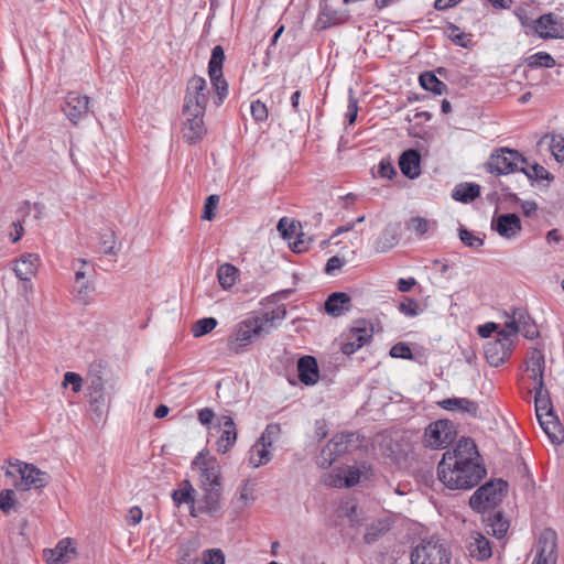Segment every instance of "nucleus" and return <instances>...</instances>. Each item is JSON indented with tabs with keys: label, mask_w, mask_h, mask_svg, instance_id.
Returning <instances> with one entry per match:
<instances>
[{
	"label": "nucleus",
	"mask_w": 564,
	"mask_h": 564,
	"mask_svg": "<svg viewBox=\"0 0 564 564\" xmlns=\"http://www.w3.org/2000/svg\"><path fill=\"white\" fill-rule=\"evenodd\" d=\"M484 475L476 444L469 438L460 440L453 451H446L437 466L440 481L453 490L470 489Z\"/></svg>",
	"instance_id": "obj_1"
},
{
	"label": "nucleus",
	"mask_w": 564,
	"mask_h": 564,
	"mask_svg": "<svg viewBox=\"0 0 564 564\" xmlns=\"http://www.w3.org/2000/svg\"><path fill=\"white\" fill-rule=\"evenodd\" d=\"M505 326L497 333V337L488 340L484 347L485 356L490 366L499 367L505 364L521 334L528 339L539 336V330L533 319L522 307L503 312Z\"/></svg>",
	"instance_id": "obj_2"
},
{
	"label": "nucleus",
	"mask_w": 564,
	"mask_h": 564,
	"mask_svg": "<svg viewBox=\"0 0 564 564\" xmlns=\"http://www.w3.org/2000/svg\"><path fill=\"white\" fill-rule=\"evenodd\" d=\"M285 315V308L278 307L237 323L227 340L228 350L236 355L246 351L256 338L269 334L275 327L276 322L284 319Z\"/></svg>",
	"instance_id": "obj_3"
},
{
	"label": "nucleus",
	"mask_w": 564,
	"mask_h": 564,
	"mask_svg": "<svg viewBox=\"0 0 564 564\" xmlns=\"http://www.w3.org/2000/svg\"><path fill=\"white\" fill-rule=\"evenodd\" d=\"M6 476L12 478L20 477V480L14 481V486L17 489L23 491L32 488H43L47 485L50 479L45 471H42L33 464H28L20 459L8 460Z\"/></svg>",
	"instance_id": "obj_4"
},
{
	"label": "nucleus",
	"mask_w": 564,
	"mask_h": 564,
	"mask_svg": "<svg viewBox=\"0 0 564 564\" xmlns=\"http://www.w3.org/2000/svg\"><path fill=\"white\" fill-rule=\"evenodd\" d=\"M451 552L445 541L432 536L422 540L411 553V564H449Z\"/></svg>",
	"instance_id": "obj_5"
},
{
	"label": "nucleus",
	"mask_w": 564,
	"mask_h": 564,
	"mask_svg": "<svg viewBox=\"0 0 564 564\" xmlns=\"http://www.w3.org/2000/svg\"><path fill=\"white\" fill-rule=\"evenodd\" d=\"M192 468L199 473V480L206 492H221L220 465L215 457L199 452L192 462Z\"/></svg>",
	"instance_id": "obj_6"
},
{
	"label": "nucleus",
	"mask_w": 564,
	"mask_h": 564,
	"mask_svg": "<svg viewBox=\"0 0 564 564\" xmlns=\"http://www.w3.org/2000/svg\"><path fill=\"white\" fill-rule=\"evenodd\" d=\"M508 484L502 479L491 480L479 487L470 497L473 509L485 511L496 507L505 497Z\"/></svg>",
	"instance_id": "obj_7"
},
{
	"label": "nucleus",
	"mask_w": 564,
	"mask_h": 564,
	"mask_svg": "<svg viewBox=\"0 0 564 564\" xmlns=\"http://www.w3.org/2000/svg\"><path fill=\"white\" fill-rule=\"evenodd\" d=\"M524 159L518 151L508 148H501L495 151L487 161V169L490 173L506 175L520 171L521 164H525Z\"/></svg>",
	"instance_id": "obj_8"
},
{
	"label": "nucleus",
	"mask_w": 564,
	"mask_h": 564,
	"mask_svg": "<svg viewBox=\"0 0 564 564\" xmlns=\"http://www.w3.org/2000/svg\"><path fill=\"white\" fill-rule=\"evenodd\" d=\"M210 89L205 78L193 76L186 84L183 109L184 111L205 112L209 100Z\"/></svg>",
	"instance_id": "obj_9"
},
{
	"label": "nucleus",
	"mask_w": 564,
	"mask_h": 564,
	"mask_svg": "<svg viewBox=\"0 0 564 564\" xmlns=\"http://www.w3.org/2000/svg\"><path fill=\"white\" fill-rule=\"evenodd\" d=\"M225 61V52L220 45H216L212 50V56L208 63V75L216 96L214 104L219 107L228 95V84L223 75V64Z\"/></svg>",
	"instance_id": "obj_10"
},
{
	"label": "nucleus",
	"mask_w": 564,
	"mask_h": 564,
	"mask_svg": "<svg viewBox=\"0 0 564 564\" xmlns=\"http://www.w3.org/2000/svg\"><path fill=\"white\" fill-rule=\"evenodd\" d=\"M455 429L448 420H437L430 423L424 431V445L437 449L445 448L454 441Z\"/></svg>",
	"instance_id": "obj_11"
},
{
	"label": "nucleus",
	"mask_w": 564,
	"mask_h": 564,
	"mask_svg": "<svg viewBox=\"0 0 564 564\" xmlns=\"http://www.w3.org/2000/svg\"><path fill=\"white\" fill-rule=\"evenodd\" d=\"M367 466H346L332 470L324 477V482L334 488H349L354 487L360 481L364 470Z\"/></svg>",
	"instance_id": "obj_12"
},
{
	"label": "nucleus",
	"mask_w": 564,
	"mask_h": 564,
	"mask_svg": "<svg viewBox=\"0 0 564 564\" xmlns=\"http://www.w3.org/2000/svg\"><path fill=\"white\" fill-rule=\"evenodd\" d=\"M535 547L536 556L533 564H556L557 534L554 530H543Z\"/></svg>",
	"instance_id": "obj_13"
},
{
	"label": "nucleus",
	"mask_w": 564,
	"mask_h": 564,
	"mask_svg": "<svg viewBox=\"0 0 564 564\" xmlns=\"http://www.w3.org/2000/svg\"><path fill=\"white\" fill-rule=\"evenodd\" d=\"M183 115L185 117L182 128L184 140L189 144L198 143L206 134V128L204 123L205 112L183 110Z\"/></svg>",
	"instance_id": "obj_14"
},
{
	"label": "nucleus",
	"mask_w": 564,
	"mask_h": 564,
	"mask_svg": "<svg viewBox=\"0 0 564 564\" xmlns=\"http://www.w3.org/2000/svg\"><path fill=\"white\" fill-rule=\"evenodd\" d=\"M62 109L65 116L74 124H77L89 112V98L87 96H82L76 91H70L66 95Z\"/></svg>",
	"instance_id": "obj_15"
},
{
	"label": "nucleus",
	"mask_w": 564,
	"mask_h": 564,
	"mask_svg": "<svg viewBox=\"0 0 564 564\" xmlns=\"http://www.w3.org/2000/svg\"><path fill=\"white\" fill-rule=\"evenodd\" d=\"M218 424L220 427V436L216 442V451L220 454H226L236 443V424L229 415L220 416Z\"/></svg>",
	"instance_id": "obj_16"
},
{
	"label": "nucleus",
	"mask_w": 564,
	"mask_h": 564,
	"mask_svg": "<svg viewBox=\"0 0 564 564\" xmlns=\"http://www.w3.org/2000/svg\"><path fill=\"white\" fill-rule=\"evenodd\" d=\"M491 227L501 237L511 239L521 231V221L516 214H501L492 220Z\"/></svg>",
	"instance_id": "obj_17"
},
{
	"label": "nucleus",
	"mask_w": 564,
	"mask_h": 564,
	"mask_svg": "<svg viewBox=\"0 0 564 564\" xmlns=\"http://www.w3.org/2000/svg\"><path fill=\"white\" fill-rule=\"evenodd\" d=\"M534 31L539 36L547 39L564 37V25L553 14L540 17L534 24Z\"/></svg>",
	"instance_id": "obj_18"
},
{
	"label": "nucleus",
	"mask_w": 564,
	"mask_h": 564,
	"mask_svg": "<svg viewBox=\"0 0 564 564\" xmlns=\"http://www.w3.org/2000/svg\"><path fill=\"white\" fill-rule=\"evenodd\" d=\"M348 15L343 10L334 9L327 0H322L316 24L319 29L325 30L334 25L344 23Z\"/></svg>",
	"instance_id": "obj_19"
},
{
	"label": "nucleus",
	"mask_w": 564,
	"mask_h": 564,
	"mask_svg": "<svg viewBox=\"0 0 564 564\" xmlns=\"http://www.w3.org/2000/svg\"><path fill=\"white\" fill-rule=\"evenodd\" d=\"M40 258L34 253H25L15 260L12 267L17 278L24 282H30L37 272Z\"/></svg>",
	"instance_id": "obj_20"
},
{
	"label": "nucleus",
	"mask_w": 564,
	"mask_h": 564,
	"mask_svg": "<svg viewBox=\"0 0 564 564\" xmlns=\"http://www.w3.org/2000/svg\"><path fill=\"white\" fill-rule=\"evenodd\" d=\"M351 308V299L348 294L343 292L332 293L325 302V311L334 316L338 317Z\"/></svg>",
	"instance_id": "obj_21"
},
{
	"label": "nucleus",
	"mask_w": 564,
	"mask_h": 564,
	"mask_svg": "<svg viewBox=\"0 0 564 564\" xmlns=\"http://www.w3.org/2000/svg\"><path fill=\"white\" fill-rule=\"evenodd\" d=\"M527 371L530 372V378L534 381V387H543L544 373V355L539 349H532L527 360Z\"/></svg>",
	"instance_id": "obj_22"
},
{
	"label": "nucleus",
	"mask_w": 564,
	"mask_h": 564,
	"mask_svg": "<svg viewBox=\"0 0 564 564\" xmlns=\"http://www.w3.org/2000/svg\"><path fill=\"white\" fill-rule=\"evenodd\" d=\"M539 423L553 444H561L564 441V431L554 413H546L540 417Z\"/></svg>",
	"instance_id": "obj_23"
},
{
	"label": "nucleus",
	"mask_w": 564,
	"mask_h": 564,
	"mask_svg": "<svg viewBox=\"0 0 564 564\" xmlns=\"http://www.w3.org/2000/svg\"><path fill=\"white\" fill-rule=\"evenodd\" d=\"M438 405L452 412L468 413L471 416L478 415V404L466 398H448L438 402Z\"/></svg>",
	"instance_id": "obj_24"
},
{
	"label": "nucleus",
	"mask_w": 564,
	"mask_h": 564,
	"mask_svg": "<svg viewBox=\"0 0 564 564\" xmlns=\"http://www.w3.org/2000/svg\"><path fill=\"white\" fill-rule=\"evenodd\" d=\"M467 550L471 557L480 561L489 558L492 554L489 541L478 532L470 535Z\"/></svg>",
	"instance_id": "obj_25"
},
{
	"label": "nucleus",
	"mask_w": 564,
	"mask_h": 564,
	"mask_svg": "<svg viewBox=\"0 0 564 564\" xmlns=\"http://www.w3.org/2000/svg\"><path fill=\"white\" fill-rule=\"evenodd\" d=\"M299 378L306 384L311 386L318 380V367L314 357L305 356L300 358L297 362Z\"/></svg>",
	"instance_id": "obj_26"
},
{
	"label": "nucleus",
	"mask_w": 564,
	"mask_h": 564,
	"mask_svg": "<svg viewBox=\"0 0 564 564\" xmlns=\"http://www.w3.org/2000/svg\"><path fill=\"white\" fill-rule=\"evenodd\" d=\"M75 547L70 539L61 540L53 550H50L47 556L48 564H66L72 560Z\"/></svg>",
	"instance_id": "obj_27"
},
{
	"label": "nucleus",
	"mask_w": 564,
	"mask_h": 564,
	"mask_svg": "<svg viewBox=\"0 0 564 564\" xmlns=\"http://www.w3.org/2000/svg\"><path fill=\"white\" fill-rule=\"evenodd\" d=\"M371 337L367 328L354 327L350 329L348 340L341 345V352L351 355L362 347Z\"/></svg>",
	"instance_id": "obj_28"
},
{
	"label": "nucleus",
	"mask_w": 564,
	"mask_h": 564,
	"mask_svg": "<svg viewBox=\"0 0 564 564\" xmlns=\"http://www.w3.org/2000/svg\"><path fill=\"white\" fill-rule=\"evenodd\" d=\"M420 154L415 150L404 151L399 161L401 172L409 178H415L420 175Z\"/></svg>",
	"instance_id": "obj_29"
},
{
	"label": "nucleus",
	"mask_w": 564,
	"mask_h": 564,
	"mask_svg": "<svg viewBox=\"0 0 564 564\" xmlns=\"http://www.w3.org/2000/svg\"><path fill=\"white\" fill-rule=\"evenodd\" d=\"M480 187L477 184L462 183L454 187L452 198L457 202L469 203L479 196Z\"/></svg>",
	"instance_id": "obj_30"
},
{
	"label": "nucleus",
	"mask_w": 564,
	"mask_h": 564,
	"mask_svg": "<svg viewBox=\"0 0 564 564\" xmlns=\"http://www.w3.org/2000/svg\"><path fill=\"white\" fill-rule=\"evenodd\" d=\"M94 397L91 400V405L95 411L101 410L102 406L106 405L107 402H110L111 398L116 393L115 384L109 387V391H104V384L100 379L93 383Z\"/></svg>",
	"instance_id": "obj_31"
},
{
	"label": "nucleus",
	"mask_w": 564,
	"mask_h": 564,
	"mask_svg": "<svg viewBox=\"0 0 564 564\" xmlns=\"http://www.w3.org/2000/svg\"><path fill=\"white\" fill-rule=\"evenodd\" d=\"M420 85L425 90L432 91L435 95H443L447 91L445 83L441 82L433 73L425 72L419 77Z\"/></svg>",
	"instance_id": "obj_32"
},
{
	"label": "nucleus",
	"mask_w": 564,
	"mask_h": 564,
	"mask_svg": "<svg viewBox=\"0 0 564 564\" xmlns=\"http://www.w3.org/2000/svg\"><path fill=\"white\" fill-rule=\"evenodd\" d=\"M535 395H534V402H535V413L538 420L540 417L544 416L546 413H554L551 401L549 399V393L543 387H534Z\"/></svg>",
	"instance_id": "obj_33"
},
{
	"label": "nucleus",
	"mask_w": 564,
	"mask_h": 564,
	"mask_svg": "<svg viewBox=\"0 0 564 564\" xmlns=\"http://www.w3.org/2000/svg\"><path fill=\"white\" fill-rule=\"evenodd\" d=\"M270 459L271 454L269 447L256 442V444L249 451V464L252 467L258 468L269 463Z\"/></svg>",
	"instance_id": "obj_34"
},
{
	"label": "nucleus",
	"mask_w": 564,
	"mask_h": 564,
	"mask_svg": "<svg viewBox=\"0 0 564 564\" xmlns=\"http://www.w3.org/2000/svg\"><path fill=\"white\" fill-rule=\"evenodd\" d=\"M238 269L230 263L221 264L217 270V278L223 289H230L237 280Z\"/></svg>",
	"instance_id": "obj_35"
},
{
	"label": "nucleus",
	"mask_w": 564,
	"mask_h": 564,
	"mask_svg": "<svg viewBox=\"0 0 564 564\" xmlns=\"http://www.w3.org/2000/svg\"><path fill=\"white\" fill-rule=\"evenodd\" d=\"M194 494L195 490L189 480H183L181 487L173 491L172 498L176 506L182 503L193 505L195 500Z\"/></svg>",
	"instance_id": "obj_36"
},
{
	"label": "nucleus",
	"mask_w": 564,
	"mask_h": 564,
	"mask_svg": "<svg viewBox=\"0 0 564 564\" xmlns=\"http://www.w3.org/2000/svg\"><path fill=\"white\" fill-rule=\"evenodd\" d=\"M520 172L524 173L532 181H550L552 178L544 166L538 163L530 164L528 161L525 164H521Z\"/></svg>",
	"instance_id": "obj_37"
},
{
	"label": "nucleus",
	"mask_w": 564,
	"mask_h": 564,
	"mask_svg": "<svg viewBox=\"0 0 564 564\" xmlns=\"http://www.w3.org/2000/svg\"><path fill=\"white\" fill-rule=\"evenodd\" d=\"M397 242V229L391 227L384 228L377 239L376 250L378 252H386L393 248Z\"/></svg>",
	"instance_id": "obj_38"
},
{
	"label": "nucleus",
	"mask_w": 564,
	"mask_h": 564,
	"mask_svg": "<svg viewBox=\"0 0 564 564\" xmlns=\"http://www.w3.org/2000/svg\"><path fill=\"white\" fill-rule=\"evenodd\" d=\"M354 433H338L328 442L333 451L340 456L349 451V445L355 441Z\"/></svg>",
	"instance_id": "obj_39"
},
{
	"label": "nucleus",
	"mask_w": 564,
	"mask_h": 564,
	"mask_svg": "<svg viewBox=\"0 0 564 564\" xmlns=\"http://www.w3.org/2000/svg\"><path fill=\"white\" fill-rule=\"evenodd\" d=\"M218 322L214 317L200 318L193 324L192 334L195 338L202 337L214 330Z\"/></svg>",
	"instance_id": "obj_40"
},
{
	"label": "nucleus",
	"mask_w": 564,
	"mask_h": 564,
	"mask_svg": "<svg viewBox=\"0 0 564 564\" xmlns=\"http://www.w3.org/2000/svg\"><path fill=\"white\" fill-rule=\"evenodd\" d=\"M197 549V541H193L186 545H183L180 550L181 554L178 564H198Z\"/></svg>",
	"instance_id": "obj_41"
},
{
	"label": "nucleus",
	"mask_w": 564,
	"mask_h": 564,
	"mask_svg": "<svg viewBox=\"0 0 564 564\" xmlns=\"http://www.w3.org/2000/svg\"><path fill=\"white\" fill-rule=\"evenodd\" d=\"M488 522V525L491 528V533L498 539L503 538L509 529V522L505 520L499 512L489 518Z\"/></svg>",
	"instance_id": "obj_42"
},
{
	"label": "nucleus",
	"mask_w": 564,
	"mask_h": 564,
	"mask_svg": "<svg viewBox=\"0 0 564 564\" xmlns=\"http://www.w3.org/2000/svg\"><path fill=\"white\" fill-rule=\"evenodd\" d=\"M555 64V59L546 52L535 53L528 58V65L530 67L552 68Z\"/></svg>",
	"instance_id": "obj_43"
},
{
	"label": "nucleus",
	"mask_w": 564,
	"mask_h": 564,
	"mask_svg": "<svg viewBox=\"0 0 564 564\" xmlns=\"http://www.w3.org/2000/svg\"><path fill=\"white\" fill-rule=\"evenodd\" d=\"M280 432L281 429L279 424H269L264 429L263 433L261 434L257 443L263 444L264 446L270 448L273 444V441L279 436Z\"/></svg>",
	"instance_id": "obj_44"
},
{
	"label": "nucleus",
	"mask_w": 564,
	"mask_h": 564,
	"mask_svg": "<svg viewBox=\"0 0 564 564\" xmlns=\"http://www.w3.org/2000/svg\"><path fill=\"white\" fill-rule=\"evenodd\" d=\"M338 455L333 451L329 443L321 451L316 458V464L322 468H328L337 459Z\"/></svg>",
	"instance_id": "obj_45"
},
{
	"label": "nucleus",
	"mask_w": 564,
	"mask_h": 564,
	"mask_svg": "<svg viewBox=\"0 0 564 564\" xmlns=\"http://www.w3.org/2000/svg\"><path fill=\"white\" fill-rule=\"evenodd\" d=\"M100 251L107 256L116 254V236L113 231H107L100 236Z\"/></svg>",
	"instance_id": "obj_46"
},
{
	"label": "nucleus",
	"mask_w": 564,
	"mask_h": 564,
	"mask_svg": "<svg viewBox=\"0 0 564 564\" xmlns=\"http://www.w3.org/2000/svg\"><path fill=\"white\" fill-rule=\"evenodd\" d=\"M446 34L448 39H451L455 44L460 45L463 47L468 46V42L470 41L469 35L463 33L458 26L451 24L446 29Z\"/></svg>",
	"instance_id": "obj_47"
},
{
	"label": "nucleus",
	"mask_w": 564,
	"mask_h": 564,
	"mask_svg": "<svg viewBox=\"0 0 564 564\" xmlns=\"http://www.w3.org/2000/svg\"><path fill=\"white\" fill-rule=\"evenodd\" d=\"M297 229H301L300 224H295L294 221H289L286 218H281L278 223V230L288 240L293 239V235L296 234Z\"/></svg>",
	"instance_id": "obj_48"
},
{
	"label": "nucleus",
	"mask_w": 564,
	"mask_h": 564,
	"mask_svg": "<svg viewBox=\"0 0 564 564\" xmlns=\"http://www.w3.org/2000/svg\"><path fill=\"white\" fill-rule=\"evenodd\" d=\"M219 497L220 492H206L205 505L202 507V511L209 514L217 512L220 509Z\"/></svg>",
	"instance_id": "obj_49"
},
{
	"label": "nucleus",
	"mask_w": 564,
	"mask_h": 564,
	"mask_svg": "<svg viewBox=\"0 0 564 564\" xmlns=\"http://www.w3.org/2000/svg\"><path fill=\"white\" fill-rule=\"evenodd\" d=\"M219 203V196L218 195H210L206 198L205 205H204V212L202 215V218L204 220H213L215 217V210Z\"/></svg>",
	"instance_id": "obj_50"
},
{
	"label": "nucleus",
	"mask_w": 564,
	"mask_h": 564,
	"mask_svg": "<svg viewBox=\"0 0 564 564\" xmlns=\"http://www.w3.org/2000/svg\"><path fill=\"white\" fill-rule=\"evenodd\" d=\"M431 223L422 217H414L408 223V229L422 236L430 229Z\"/></svg>",
	"instance_id": "obj_51"
},
{
	"label": "nucleus",
	"mask_w": 564,
	"mask_h": 564,
	"mask_svg": "<svg viewBox=\"0 0 564 564\" xmlns=\"http://www.w3.org/2000/svg\"><path fill=\"white\" fill-rule=\"evenodd\" d=\"M225 556L219 549L207 550L203 554L200 564H224Z\"/></svg>",
	"instance_id": "obj_52"
},
{
	"label": "nucleus",
	"mask_w": 564,
	"mask_h": 564,
	"mask_svg": "<svg viewBox=\"0 0 564 564\" xmlns=\"http://www.w3.org/2000/svg\"><path fill=\"white\" fill-rule=\"evenodd\" d=\"M551 151L558 162H564V135H554L551 142Z\"/></svg>",
	"instance_id": "obj_53"
},
{
	"label": "nucleus",
	"mask_w": 564,
	"mask_h": 564,
	"mask_svg": "<svg viewBox=\"0 0 564 564\" xmlns=\"http://www.w3.org/2000/svg\"><path fill=\"white\" fill-rule=\"evenodd\" d=\"M459 239L463 243L470 248H478L484 243L482 239L476 237L473 232L465 228L459 229Z\"/></svg>",
	"instance_id": "obj_54"
},
{
	"label": "nucleus",
	"mask_w": 564,
	"mask_h": 564,
	"mask_svg": "<svg viewBox=\"0 0 564 564\" xmlns=\"http://www.w3.org/2000/svg\"><path fill=\"white\" fill-rule=\"evenodd\" d=\"M251 115L256 121H264L268 118V108L264 102L254 100L250 106Z\"/></svg>",
	"instance_id": "obj_55"
},
{
	"label": "nucleus",
	"mask_w": 564,
	"mask_h": 564,
	"mask_svg": "<svg viewBox=\"0 0 564 564\" xmlns=\"http://www.w3.org/2000/svg\"><path fill=\"white\" fill-rule=\"evenodd\" d=\"M293 238H295L294 241L289 240L293 251L303 252L304 250L307 249L311 239L305 238V235L303 232H300V229L296 230V234L293 235Z\"/></svg>",
	"instance_id": "obj_56"
},
{
	"label": "nucleus",
	"mask_w": 564,
	"mask_h": 564,
	"mask_svg": "<svg viewBox=\"0 0 564 564\" xmlns=\"http://www.w3.org/2000/svg\"><path fill=\"white\" fill-rule=\"evenodd\" d=\"M68 384H70L72 390L77 393L82 390L83 379L78 373L68 371L64 375L63 387H67Z\"/></svg>",
	"instance_id": "obj_57"
},
{
	"label": "nucleus",
	"mask_w": 564,
	"mask_h": 564,
	"mask_svg": "<svg viewBox=\"0 0 564 564\" xmlns=\"http://www.w3.org/2000/svg\"><path fill=\"white\" fill-rule=\"evenodd\" d=\"M14 502V491L12 489H4L0 492V509L3 512H9Z\"/></svg>",
	"instance_id": "obj_58"
},
{
	"label": "nucleus",
	"mask_w": 564,
	"mask_h": 564,
	"mask_svg": "<svg viewBox=\"0 0 564 564\" xmlns=\"http://www.w3.org/2000/svg\"><path fill=\"white\" fill-rule=\"evenodd\" d=\"M390 355L393 358H403V359H411L412 358V351L405 344L399 343L392 346L390 350Z\"/></svg>",
	"instance_id": "obj_59"
},
{
	"label": "nucleus",
	"mask_w": 564,
	"mask_h": 564,
	"mask_svg": "<svg viewBox=\"0 0 564 564\" xmlns=\"http://www.w3.org/2000/svg\"><path fill=\"white\" fill-rule=\"evenodd\" d=\"M357 116H358V101L352 96V90L350 89L349 90L348 107H347V115H346L349 124H352L356 121Z\"/></svg>",
	"instance_id": "obj_60"
},
{
	"label": "nucleus",
	"mask_w": 564,
	"mask_h": 564,
	"mask_svg": "<svg viewBox=\"0 0 564 564\" xmlns=\"http://www.w3.org/2000/svg\"><path fill=\"white\" fill-rule=\"evenodd\" d=\"M400 312L404 314L405 316H416L419 314V305L417 303L412 299H406L400 304Z\"/></svg>",
	"instance_id": "obj_61"
},
{
	"label": "nucleus",
	"mask_w": 564,
	"mask_h": 564,
	"mask_svg": "<svg viewBox=\"0 0 564 564\" xmlns=\"http://www.w3.org/2000/svg\"><path fill=\"white\" fill-rule=\"evenodd\" d=\"M379 173L382 177L391 180L397 174V171L390 161L381 160L379 164Z\"/></svg>",
	"instance_id": "obj_62"
},
{
	"label": "nucleus",
	"mask_w": 564,
	"mask_h": 564,
	"mask_svg": "<svg viewBox=\"0 0 564 564\" xmlns=\"http://www.w3.org/2000/svg\"><path fill=\"white\" fill-rule=\"evenodd\" d=\"M94 285L90 282H84L77 288V296L80 301L87 302L90 294L94 292Z\"/></svg>",
	"instance_id": "obj_63"
},
{
	"label": "nucleus",
	"mask_w": 564,
	"mask_h": 564,
	"mask_svg": "<svg viewBox=\"0 0 564 564\" xmlns=\"http://www.w3.org/2000/svg\"><path fill=\"white\" fill-rule=\"evenodd\" d=\"M142 517H143V512H142L141 508L132 507L128 512L127 522L130 525H137L141 522Z\"/></svg>",
	"instance_id": "obj_64"
}]
</instances>
